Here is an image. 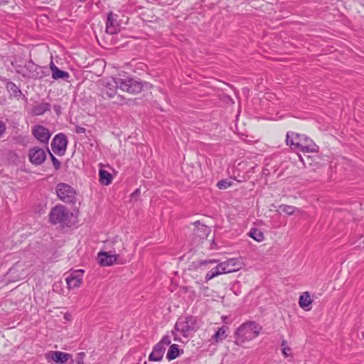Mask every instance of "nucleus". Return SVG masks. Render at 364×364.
<instances>
[{"instance_id": "1", "label": "nucleus", "mask_w": 364, "mask_h": 364, "mask_svg": "<svg viewBox=\"0 0 364 364\" xmlns=\"http://www.w3.org/2000/svg\"><path fill=\"white\" fill-rule=\"evenodd\" d=\"M286 141L293 150L301 151L304 156L309 153L314 154V156L307 155V160L312 157L317 158V145L310 138L295 132H288Z\"/></svg>"}, {"instance_id": "2", "label": "nucleus", "mask_w": 364, "mask_h": 364, "mask_svg": "<svg viewBox=\"0 0 364 364\" xmlns=\"http://www.w3.org/2000/svg\"><path fill=\"white\" fill-rule=\"evenodd\" d=\"M120 78L108 77L103 80L100 84V93L102 97L114 99V103L123 105L125 98L119 95H116L117 88L120 89Z\"/></svg>"}, {"instance_id": "3", "label": "nucleus", "mask_w": 364, "mask_h": 364, "mask_svg": "<svg viewBox=\"0 0 364 364\" xmlns=\"http://www.w3.org/2000/svg\"><path fill=\"white\" fill-rule=\"evenodd\" d=\"M197 321L193 316L181 317L176 321L174 329L171 333L174 336V341H181L178 338L176 332L180 333L184 338H188L197 328Z\"/></svg>"}, {"instance_id": "4", "label": "nucleus", "mask_w": 364, "mask_h": 364, "mask_svg": "<svg viewBox=\"0 0 364 364\" xmlns=\"http://www.w3.org/2000/svg\"><path fill=\"white\" fill-rule=\"evenodd\" d=\"M262 327L253 321H249L241 325L236 331V343L242 345L246 341H251L259 336Z\"/></svg>"}, {"instance_id": "5", "label": "nucleus", "mask_w": 364, "mask_h": 364, "mask_svg": "<svg viewBox=\"0 0 364 364\" xmlns=\"http://www.w3.org/2000/svg\"><path fill=\"white\" fill-rule=\"evenodd\" d=\"M69 210L63 205H58L52 208L49 214L50 222L53 224L65 223L69 219Z\"/></svg>"}, {"instance_id": "6", "label": "nucleus", "mask_w": 364, "mask_h": 364, "mask_svg": "<svg viewBox=\"0 0 364 364\" xmlns=\"http://www.w3.org/2000/svg\"><path fill=\"white\" fill-rule=\"evenodd\" d=\"M56 193L59 199L65 203H71L75 202V191L67 183H59L56 187Z\"/></svg>"}, {"instance_id": "7", "label": "nucleus", "mask_w": 364, "mask_h": 364, "mask_svg": "<svg viewBox=\"0 0 364 364\" xmlns=\"http://www.w3.org/2000/svg\"><path fill=\"white\" fill-rule=\"evenodd\" d=\"M120 90L127 92L130 94H138L141 92L143 85L141 82L133 79L127 77L124 79L120 78Z\"/></svg>"}, {"instance_id": "8", "label": "nucleus", "mask_w": 364, "mask_h": 364, "mask_svg": "<svg viewBox=\"0 0 364 364\" xmlns=\"http://www.w3.org/2000/svg\"><path fill=\"white\" fill-rule=\"evenodd\" d=\"M68 140L65 134H57L52 141L51 146L53 152L58 155H63L67 147Z\"/></svg>"}, {"instance_id": "9", "label": "nucleus", "mask_w": 364, "mask_h": 364, "mask_svg": "<svg viewBox=\"0 0 364 364\" xmlns=\"http://www.w3.org/2000/svg\"><path fill=\"white\" fill-rule=\"evenodd\" d=\"M84 270H75L70 274L66 278V283L69 289H75L80 287L82 282Z\"/></svg>"}, {"instance_id": "10", "label": "nucleus", "mask_w": 364, "mask_h": 364, "mask_svg": "<svg viewBox=\"0 0 364 364\" xmlns=\"http://www.w3.org/2000/svg\"><path fill=\"white\" fill-rule=\"evenodd\" d=\"M28 156L31 162L36 165L43 164L46 159L45 151L38 147H34L30 149Z\"/></svg>"}, {"instance_id": "11", "label": "nucleus", "mask_w": 364, "mask_h": 364, "mask_svg": "<svg viewBox=\"0 0 364 364\" xmlns=\"http://www.w3.org/2000/svg\"><path fill=\"white\" fill-rule=\"evenodd\" d=\"M32 133L34 136L41 143L47 144L50 137V133L48 129L41 126L37 125L33 127Z\"/></svg>"}, {"instance_id": "12", "label": "nucleus", "mask_w": 364, "mask_h": 364, "mask_svg": "<svg viewBox=\"0 0 364 364\" xmlns=\"http://www.w3.org/2000/svg\"><path fill=\"white\" fill-rule=\"evenodd\" d=\"M221 264L227 274L238 271L242 266V263L237 258L229 259Z\"/></svg>"}, {"instance_id": "13", "label": "nucleus", "mask_w": 364, "mask_h": 364, "mask_svg": "<svg viewBox=\"0 0 364 364\" xmlns=\"http://www.w3.org/2000/svg\"><path fill=\"white\" fill-rule=\"evenodd\" d=\"M117 255H111L107 252H101L98 253V262L102 266L112 265L117 260Z\"/></svg>"}, {"instance_id": "14", "label": "nucleus", "mask_w": 364, "mask_h": 364, "mask_svg": "<svg viewBox=\"0 0 364 364\" xmlns=\"http://www.w3.org/2000/svg\"><path fill=\"white\" fill-rule=\"evenodd\" d=\"M117 15L113 14L110 12L107 16V21L106 23V32L109 34H114L119 30V24L117 23L116 18Z\"/></svg>"}, {"instance_id": "15", "label": "nucleus", "mask_w": 364, "mask_h": 364, "mask_svg": "<svg viewBox=\"0 0 364 364\" xmlns=\"http://www.w3.org/2000/svg\"><path fill=\"white\" fill-rule=\"evenodd\" d=\"M50 68L52 72V77L54 80H68L70 77L68 72L60 70L53 62L50 63Z\"/></svg>"}, {"instance_id": "16", "label": "nucleus", "mask_w": 364, "mask_h": 364, "mask_svg": "<svg viewBox=\"0 0 364 364\" xmlns=\"http://www.w3.org/2000/svg\"><path fill=\"white\" fill-rule=\"evenodd\" d=\"M165 348L161 347L158 343L154 347L153 351L149 356L150 361H160L164 356Z\"/></svg>"}, {"instance_id": "17", "label": "nucleus", "mask_w": 364, "mask_h": 364, "mask_svg": "<svg viewBox=\"0 0 364 364\" xmlns=\"http://www.w3.org/2000/svg\"><path fill=\"white\" fill-rule=\"evenodd\" d=\"M223 274H227L221 262L218 263L215 267H213L205 275V280L209 281L213 278Z\"/></svg>"}, {"instance_id": "18", "label": "nucleus", "mask_w": 364, "mask_h": 364, "mask_svg": "<svg viewBox=\"0 0 364 364\" xmlns=\"http://www.w3.org/2000/svg\"><path fill=\"white\" fill-rule=\"evenodd\" d=\"M299 306L301 308L306 311L311 309V304L312 300L311 299L310 294L308 291L304 292L299 297Z\"/></svg>"}, {"instance_id": "19", "label": "nucleus", "mask_w": 364, "mask_h": 364, "mask_svg": "<svg viewBox=\"0 0 364 364\" xmlns=\"http://www.w3.org/2000/svg\"><path fill=\"white\" fill-rule=\"evenodd\" d=\"M50 105L47 102H40L35 106H33L32 109V113L34 115H42L46 111L50 110Z\"/></svg>"}, {"instance_id": "20", "label": "nucleus", "mask_w": 364, "mask_h": 364, "mask_svg": "<svg viewBox=\"0 0 364 364\" xmlns=\"http://www.w3.org/2000/svg\"><path fill=\"white\" fill-rule=\"evenodd\" d=\"M70 357V354L64 352L54 351L51 353V359L57 363H63L68 361Z\"/></svg>"}, {"instance_id": "21", "label": "nucleus", "mask_w": 364, "mask_h": 364, "mask_svg": "<svg viewBox=\"0 0 364 364\" xmlns=\"http://www.w3.org/2000/svg\"><path fill=\"white\" fill-rule=\"evenodd\" d=\"M99 176L100 183L104 185L107 186L112 181V174L105 170L100 169L99 171Z\"/></svg>"}, {"instance_id": "22", "label": "nucleus", "mask_w": 364, "mask_h": 364, "mask_svg": "<svg viewBox=\"0 0 364 364\" xmlns=\"http://www.w3.org/2000/svg\"><path fill=\"white\" fill-rule=\"evenodd\" d=\"M228 330V327L222 326L218 328V330L215 332V333L213 336L212 340L214 342L218 343L226 338L227 334L226 331Z\"/></svg>"}, {"instance_id": "23", "label": "nucleus", "mask_w": 364, "mask_h": 364, "mask_svg": "<svg viewBox=\"0 0 364 364\" xmlns=\"http://www.w3.org/2000/svg\"><path fill=\"white\" fill-rule=\"evenodd\" d=\"M180 349L178 346L176 344H172L170 346L169 349L168 350L166 358L168 360H171L176 359L180 355Z\"/></svg>"}, {"instance_id": "24", "label": "nucleus", "mask_w": 364, "mask_h": 364, "mask_svg": "<svg viewBox=\"0 0 364 364\" xmlns=\"http://www.w3.org/2000/svg\"><path fill=\"white\" fill-rule=\"evenodd\" d=\"M248 235L257 242H262L264 239V233L256 228H251L248 232Z\"/></svg>"}, {"instance_id": "25", "label": "nucleus", "mask_w": 364, "mask_h": 364, "mask_svg": "<svg viewBox=\"0 0 364 364\" xmlns=\"http://www.w3.org/2000/svg\"><path fill=\"white\" fill-rule=\"evenodd\" d=\"M217 262L215 259H209V260H200L196 264V268L206 269L210 267V265Z\"/></svg>"}, {"instance_id": "26", "label": "nucleus", "mask_w": 364, "mask_h": 364, "mask_svg": "<svg viewBox=\"0 0 364 364\" xmlns=\"http://www.w3.org/2000/svg\"><path fill=\"white\" fill-rule=\"evenodd\" d=\"M296 210H297V208L294 206H291V205H280L279 206L278 211H279V213H284L289 215H293L296 212Z\"/></svg>"}, {"instance_id": "27", "label": "nucleus", "mask_w": 364, "mask_h": 364, "mask_svg": "<svg viewBox=\"0 0 364 364\" xmlns=\"http://www.w3.org/2000/svg\"><path fill=\"white\" fill-rule=\"evenodd\" d=\"M8 89L12 92V95L17 97L21 95V90L18 88V87L14 83H9L7 85Z\"/></svg>"}, {"instance_id": "28", "label": "nucleus", "mask_w": 364, "mask_h": 364, "mask_svg": "<svg viewBox=\"0 0 364 364\" xmlns=\"http://www.w3.org/2000/svg\"><path fill=\"white\" fill-rule=\"evenodd\" d=\"M171 337L169 336H164L161 340L158 343L161 347L165 348L171 344Z\"/></svg>"}, {"instance_id": "29", "label": "nucleus", "mask_w": 364, "mask_h": 364, "mask_svg": "<svg viewBox=\"0 0 364 364\" xmlns=\"http://www.w3.org/2000/svg\"><path fill=\"white\" fill-rule=\"evenodd\" d=\"M85 357V353L83 352H80L77 353L73 360V364H83V360Z\"/></svg>"}, {"instance_id": "30", "label": "nucleus", "mask_w": 364, "mask_h": 364, "mask_svg": "<svg viewBox=\"0 0 364 364\" xmlns=\"http://www.w3.org/2000/svg\"><path fill=\"white\" fill-rule=\"evenodd\" d=\"M231 185H232L231 182L225 181V180H222L218 183L217 186L220 189H226L228 187H230Z\"/></svg>"}, {"instance_id": "31", "label": "nucleus", "mask_w": 364, "mask_h": 364, "mask_svg": "<svg viewBox=\"0 0 364 364\" xmlns=\"http://www.w3.org/2000/svg\"><path fill=\"white\" fill-rule=\"evenodd\" d=\"M198 225V226L197 232L203 231L204 233H203V237H204V236L207 237L210 232L209 228L203 225H200L199 223Z\"/></svg>"}, {"instance_id": "32", "label": "nucleus", "mask_w": 364, "mask_h": 364, "mask_svg": "<svg viewBox=\"0 0 364 364\" xmlns=\"http://www.w3.org/2000/svg\"><path fill=\"white\" fill-rule=\"evenodd\" d=\"M53 164L56 170L60 167V162L50 152Z\"/></svg>"}, {"instance_id": "33", "label": "nucleus", "mask_w": 364, "mask_h": 364, "mask_svg": "<svg viewBox=\"0 0 364 364\" xmlns=\"http://www.w3.org/2000/svg\"><path fill=\"white\" fill-rule=\"evenodd\" d=\"M6 131V124L4 122L0 121V138L2 136Z\"/></svg>"}, {"instance_id": "34", "label": "nucleus", "mask_w": 364, "mask_h": 364, "mask_svg": "<svg viewBox=\"0 0 364 364\" xmlns=\"http://www.w3.org/2000/svg\"><path fill=\"white\" fill-rule=\"evenodd\" d=\"M75 131L77 134H82L85 132V129L84 127H77Z\"/></svg>"}, {"instance_id": "35", "label": "nucleus", "mask_w": 364, "mask_h": 364, "mask_svg": "<svg viewBox=\"0 0 364 364\" xmlns=\"http://www.w3.org/2000/svg\"><path fill=\"white\" fill-rule=\"evenodd\" d=\"M289 351H290V348L288 347H284L282 349V353L286 357L288 355Z\"/></svg>"}, {"instance_id": "36", "label": "nucleus", "mask_w": 364, "mask_h": 364, "mask_svg": "<svg viewBox=\"0 0 364 364\" xmlns=\"http://www.w3.org/2000/svg\"><path fill=\"white\" fill-rule=\"evenodd\" d=\"M139 193V190H136L132 194V197H134L135 196H137Z\"/></svg>"}, {"instance_id": "37", "label": "nucleus", "mask_w": 364, "mask_h": 364, "mask_svg": "<svg viewBox=\"0 0 364 364\" xmlns=\"http://www.w3.org/2000/svg\"><path fill=\"white\" fill-rule=\"evenodd\" d=\"M15 269H16V268H15V267H12V268H11V269H9V273L11 274L13 272H14V271H15Z\"/></svg>"}, {"instance_id": "38", "label": "nucleus", "mask_w": 364, "mask_h": 364, "mask_svg": "<svg viewBox=\"0 0 364 364\" xmlns=\"http://www.w3.org/2000/svg\"><path fill=\"white\" fill-rule=\"evenodd\" d=\"M284 343H285V341H283V342H282V346H284Z\"/></svg>"}, {"instance_id": "39", "label": "nucleus", "mask_w": 364, "mask_h": 364, "mask_svg": "<svg viewBox=\"0 0 364 364\" xmlns=\"http://www.w3.org/2000/svg\"><path fill=\"white\" fill-rule=\"evenodd\" d=\"M301 161H304V159L300 156Z\"/></svg>"}]
</instances>
